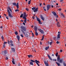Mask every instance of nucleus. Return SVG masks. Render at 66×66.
<instances>
[{"mask_svg": "<svg viewBox=\"0 0 66 66\" xmlns=\"http://www.w3.org/2000/svg\"><path fill=\"white\" fill-rule=\"evenodd\" d=\"M21 28L22 29L21 30V32H22V33L24 34V35H25V32H24V31H26V28L25 27L23 26H22L21 27Z\"/></svg>", "mask_w": 66, "mask_h": 66, "instance_id": "obj_1", "label": "nucleus"}, {"mask_svg": "<svg viewBox=\"0 0 66 66\" xmlns=\"http://www.w3.org/2000/svg\"><path fill=\"white\" fill-rule=\"evenodd\" d=\"M7 11L8 12V16L10 17V18H12L13 17V16L10 13V10H9L8 9L7 10Z\"/></svg>", "mask_w": 66, "mask_h": 66, "instance_id": "obj_2", "label": "nucleus"}, {"mask_svg": "<svg viewBox=\"0 0 66 66\" xmlns=\"http://www.w3.org/2000/svg\"><path fill=\"white\" fill-rule=\"evenodd\" d=\"M7 53V52L6 51H4L2 52V55H5Z\"/></svg>", "mask_w": 66, "mask_h": 66, "instance_id": "obj_3", "label": "nucleus"}, {"mask_svg": "<svg viewBox=\"0 0 66 66\" xmlns=\"http://www.w3.org/2000/svg\"><path fill=\"white\" fill-rule=\"evenodd\" d=\"M38 30L42 34H44V32L42 30L39 28L38 29Z\"/></svg>", "mask_w": 66, "mask_h": 66, "instance_id": "obj_4", "label": "nucleus"}, {"mask_svg": "<svg viewBox=\"0 0 66 66\" xmlns=\"http://www.w3.org/2000/svg\"><path fill=\"white\" fill-rule=\"evenodd\" d=\"M37 21L40 24L42 23H41V21H40L39 18H37Z\"/></svg>", "mask_w": 66, "mask_h": 66, "instance_id": "obj_5", "label": "nucleus"}, {"mask_svg": "<svg viewBox=\"0 0 66 66\" xmlns=\"http://www.w3.org/2000/svg\"><path fill=\"white\" fill-rule=\"evenodd\" d=\"M47 11H48L50 8V5H48L47 6Z\"/></svg>", "mask_w": 66, "mask_h": 66, "instance_id": "obj_6", "label": "nucleus"}, {"mask_svg": "<svg viewBox=\"0 0 66 66\" xmlns=\"http://www.w3.org/2000/svg\"><path fill=\"white\" fill-rule=\"evenodd\" d=\"M34 29L35 31H37V27L36 26H35L34 27Z\"/></svg>", "mask_w": 66, "mask_h": 66, "instance_id": "obj_7", "label": "nucleus"}, {"mask_svg": "<svg viewBox=\"0 0 66 66\" xmlns=\"http://www.w3.org/2000/svg\"><path fill=\"white\" fill-rule=\"evenodd\" d=\"M26 18V13L25 12H24L23 13V18Z\"/></svg>", "mask_w": 66, "mask_h": 66, "instance_id": "obj_8", "label": "nucleus"}, {"mask_svg": "<svg viewBox=\"0 0 66 66\" xmlns=\"http://www.w3.org/2000/svg\"><path fill=\"white\" fill-rule=\"evenodd\" d=\"M38 7H37L36 9H35V10H34L33 11L34 12H37L38 11Z\"/></svg>", "mask_w": 66, "mask_h": 66, "instance_id": "obj_9", "label": "nucleus"}, {"mask_svg": "<svg viewBox=\"0 0 66 66\" xmlns=\"http://www.w3.org/2000/svg\"><path fill=\"white\" fill-rule=\"evenodd\" d=\"M47 56L48 57L49 59L51 60V61H52V58L50 57V56L48 54H47Z\"/></svg>", "mask_w": 66, "mask_h": 66, "instance_id": "obj_10", "label": "nucleus"}, {"mask_svg": "<svg viewBox=\"0 0 66 66\" xmlns=\"http://www.w3.org/2000/svg\"><path fill=\"white\" fill-rule=\"evenodd\" d=\"M52 13L54 16H56V13L54 11H53L52 12Z\"/></svg>", "mask_w": 66, "mask_h": 66, "instance_id": "obj_11", "label": "nucleus"}, {"mask_svg": "<svg viewBox=\"0 0 66 66\" xmlns=\"http://www.w3.org/2000/svg\"><path fill=\"white\" fill-rule=\"evenodd\" d=\"M44 63L45 64V66H48V63L46 62V61H44Z\"/></svg>", "mask_w": 66, "mask_h": 66, "instance_id": "obj_12", "label": "nucleus"}, {"mask_svg": "<svg viewBox=\"0 0 66 66\" xmlns=\"http://www.w3.org/2000/svg\"><path fill=\"white\" fill-rule=\"evenodd\" d=\"M17 38L18 41H19V40H20V37H19V35L17 36Z\"/></svg>", "mask_w": 66, "mask_h": 66, "instance_id": "obj_13", "label": "nucleus"}, {"mask_svg": "<svg viewBox=\"0 0 66 66\" xmlns=\"http://www.w3.org/2000/svg\"><path fill=\"white\" fill-rule=\"evenodd\" d=\"M35 62L36 64H37V63H39V61H37V60H35Z\"/></svg>", "mask_w": 66, "mask_h": 66, "instance_id": "obj_14", "label": "nucleus"}, {"mask_svg": "<svg viewBox=\"0 0 66 66\" xmlns=\"http://www.w3.org/2000/svg\"><path fill=\"white\" fill-rule=\"evenodd\" d=\"M11 50L13 52H15V49L13 48H11Z\"/></svg>", "mask_w": 66, "mask_h": 66, "instance_id": "obj_15", "label": "nucleus"}, {"mask_svg": "<svg viewBox=\"0 0 66 66\" xmlns=\"http://www.w3.org/2000/svg\"><path fill=\"white\" fill-rule=\"evenodd\" d=\"M57 27H60V23L59 22H57Z\"/></svg>", "mask_w": 66, "mask_h": 66, "instance_id": "obj_16", "label": "nucleus"}, {"mask_svg": "<svg viewBox=\"0 0 66 66\" xmlns=\"http://www.w3.org/2000/svg\"><path fill=\"white\" fill-rule=\"evenodd\" d=\"M40 18L41 19L43 20H45V18H44V17H43V16H41L40 17Z\"/></svg>", "mask_w": 66, "mask_h": 66, "instance_id": "obj_17", "label": "nucleus"}, {"mask_svg": "<svg viewBox=\"0 0 66 66\" xmlns=\"http://www.w3.org/2000/svg\"><path fill=\"white\" fill-rule=\"evenodd\" d=\"M23 19H25L24 20V22L25 23H26L27 22V18H23Z\"/></svg>", "mask_w": 66, "mask_h": 66, "instance_id": "obj_18", "label": "nucleus"}, {"mask_svg": "<svg viewBox=\"0 0 66 66\" xmlns=\"http://www.w3.org/2000/svg\"><path fill=\"white\" fill-rule=\"evenodd\" d=\"M63 62V60L62 59H60L59 61V62L60 63H62Z\"/></svg>", "mask_w": 66, "mask_h": 66, "instance_id": "obj_19", "label": "nucleus"}, {"mask_svg": "<svg viewBox=\"0 0 66 66\" xmlns=\"http://www.w3.org/2000/svg\"><path fill=\"white\" fill-rule=\"evenodd\" d=\"M12 63L13 64H15V62H14V59L13 58L12 59Z\"/></svg>", "mask_w": 66, "mask_h": 66, "instance_id": "obj_20", "label": "nucleus"}, {"mask_svg": "<svg viewBox=\"0 0 66 66\" xmlns=\"http://www.w3.org/2000/svg\"><path fill=\"white\" fill-rule=\"evenodd\" d=\"M13 5H14V6H17V4L16 3H12Z\"/></svg>", "mask_w": 66, "mask_h": 66, "instance_id": "obj_21", "label": "nucleus"}, {"mask_svg": "<svg viewBox=\"0 0 66 66\" xmlns=\"http://www.w3.org/2000/svg\"><path fill=\"white\" fill-rule=\"evenodd\" d=\"M16 6L17 9H19V5H18V3H17Z\"/></svg>", "mask_w": 66, "mask_h": 66, "instance_id": "obj_22", "label": "nucleus"}, {"mask_svg": "<svg viewBox=\"0 0 66 66\" xmlns=\"http://www.w3.org/2000/svg\"><path fill=\"white\" fill-rule=\"evenodd\" d=\"M57 38H60V34H58L57 35Z\"/></svg>", "mask_w": 66, "mask_h": 66, "instance_id": "obj_23", "label": "nucleus"}, {"mask_svg": "<svg viewBox=\"0 0 66 66\" xmlns=\"http://www.w3.org/2000/svg\"><path fill=\"white\" fill-rule=\"evenodd\" d=\"M49 46H48L47 47H46L45 48V50H47L49 49Z\"/></svg>", "mask_w": 66, "mask_h": 66, "instance_id": "obj_24", "label": "nucleus"}, {"mask_svg": "<svg viewBox=\"0 0 66 66\" xmlns=\"http://www.w3.org/2000/svg\"><path fill=\"white\" fill-rule=\"evenodd\" d=\"M25 36L27 38L28 37V36H29L28 35V34H26V35H25Z\"/></svg>", "mask_w": 66, "mask_h": 66, "instance_id": "obj_25", "label": "nucleus"}, {"mask_svg": "<svg viewBox=\"0 0 66 66\" xmlns=\"http://www.w3.org/2000/svg\"><path fill=\"white\" fill-rule=\"evenodd\" d=\"M30 64L31 65H34L33 63L32 62H30Z\"/></svg>", "mask_w": 66, "mask_h": 66, "instance_id": "obj_26", "label": "nucleus"}, {"mask_svg": "<svg viewBox=\"0 0 66 66\" xmlns=\"http://www.w3.org/2000/svg\"><path fill=\"white\" fill-rule=\"evenodd\" d=\"M27 56H28V57H29V58H30V57H32V55H28Z\"/></svg>", "mask_w": 66, "mask_h": 66, "instance_id": "obj_27", "label": "nucleus"}, {"mask_svg": "<svg viewBox=\"0 0 66 66\" xmlns=\"http://www.w3.org/2000/svg\"><path fill=\"white\" fill-rule=\"evenodd\" d=\"M56 63L57 65L58 66H60V64L58 62H56Z\"/></svg>", "mask_w": 66, "mask_h": 66, "instance_id": "obj_28", "label": "nucleus"}, {"mask_svg": "<svg viewBox=\"0 0 66 66\" xmlns=\"http://www.w3.org/2000/svg\"><path fill=\"white\" fill-rule=\"evenodd\" d=\"M23 14H22L20 16V18H22V17H23Z\"/></svg>", "mask_w": 66, "mask_h": 66, "instance_id": "obj_29", "label": "nucleus"}, {"mask_svg": "<svg viewBox=\"0 0 66 66\" xmlns=\"http://www.w3.org/2000/svg\"><path fill=\"white\" fill-rule=\"evenodd\" d=\"M60 58H57V62H59V61L60 60Z\"/></svg>", "mask_w": 66, "mask_h": 66, "instance_id": "obj_30", "label": "nucleus"}, {"mask_svg": "<svg viewBox=\"0 0 66 66\" xmlns=\"http://www.w3.org/2000/svg\"><path fill=\"white\" fill-rule=\"evenodd\" d=\"M15 35H18V32L17 31H16L15 32Z\"/></svg>", "mask_w": 66, "mask_h": 66, "instance_id": "obj_31", "label": "nucleus"}, {"mask_svg": "<svg viewBox=\"0 0 66 66\" xmlns=\"http://www.w3.org/2000/svg\"><path fill=\"white\" fill-rule=\"evenodd\" d=\"M30 61H31V62H34V63H35V61H34L32 60H31Z\"/></svg>", "mask_w": 66, "mask_h": 66, "instance_id": "obj_32", "label": "nucleus"}, {"mask_svg": "<svg viewBox=\"0 0 66 66\" xmlns=\"http://www.w3.org/2000/svg\"><path fill=\"white\" fill-rule=\"evenodd\" d=\"M35 35H36V36L38 35V33L37 32V31H35Z\"/></svg>", "mask_w": 66, "mask_h": 66, "instance_id": "obj_33", "label": "nucleus"}, {"mask_svg": "<svg viewBox=\"0 0 66 66\" xmlns=\"http://www.w3.org/2000/svg\"><path fill=\"white\" fill-rule=\"evenodd\" d=\"M35 7H34L33 8H32V10H35Z\"/></svg>", "mask_w": 66, "mask_h": 66, "instance_id": "obj_34", "label": "nucleus"}, {"mask_svg": "<svg viewBox=\"0 0 66 66\" xmlns=\"http://www.w3.org/2000/svg\"><path fill=\"white\" fill-rule=\"evenodd\" d=\"M56 38H57V37H53V39L54 40H56Z\"/></svg>", "mask_w": 66, "mask_h": 66, "instance_id": "obj_35", "label": "nucleus"}, {"mask_svg": "<svg viewBox=\"0 0 66 66\" xmlns=\"http://www.w3.org/2000/svg\"><path fill=\"white\" fill-rule=\"evenodd\" d=\"M31 0H30V1H29L28 2V4H30L31 3Z\"/></svg>", "mask_w": 66, "mask_h": 66, "instance_id": "obj_36", "label": "nucleus"}, {"mask_svg": "<svg viewBox=\"0 0 66 66\" xmlns=\"http://www.w3.org/2000/svg\"><path fill=\"white\" fill-rule=\"evenodd\" d=\"M55 56H58V53L57 52L55 54Z\"/></svg>", "mask_w": 66, "mask_h": 66, "instance_id": "obj_37", "label": "nucleus"}, {"mask_svg": "<svg viewBox=\"0 0 66 66\" xmlns=\"http://www.w3.org/2000/svg\"><path fill=\"white\" fill-rule=\"evenodd\" d=\"M1 38L2 39V40H3L4 39V38L3 36H2Z\"/></svg>", "mask_w": 66, "mask_h": 66, "instance_id": "obj_38", "label": "nucleus"}, {"mask_svg": "<svg viewBox=\"0 0 66 66\" xmlns=\"http://www.w3.org/2000/svg\"><path fill=\"white\" fill-rule=\"evenodd\" d=\"M44 11H46V9H45V7H43Z\"/></svg>", "mask_w": 66, "mask_h": 66, "instance_id": "obj_39", "label": "nucleus"}, {"mask_svg": "<svg viewBox=\"0 0 66 66\" xmlns=\"http://www.w3.org/2000/svg\"><path fill=\"white\" fill-rule=\"evenodd\" d=\"M8 41V44H9V45L10 46V41L9 40H7Z\"/></svg>", "mask_w": 66, "mask_h": 66, "instance_id": "obj_40", "label": "nucleus"}, {"mask_svg": "<svg viewBox=\"0 0 66 66\" xmlns=\"http://www.w3.org/2000/svg\"><path fill=\"white\" fill-rule=\"evenodd\" d=\"M50 45H52V42H51L50 43Z\"/></svg>", "mask_w": 66, "mask_h": 66, "instance_id": "obj_41", "label": "nucleus"}, {"mask_svg": "<svg viewBox=\"0 0 66 66\" xmlns=\"http://www.w3.org/2000/svg\"><path fill=\"white\" fill-rule=\"evenodd\" d=\"M7 42H4V45H5V44H7Z\"/></svg>", "mask_w": 66, "mask_h": 66, "instance_id": "obj_42", "label": "nucleus"}, {"mask_svg": "<svg viewBox=\"0 0 66 66\" xmlns=\"http://www.w3.org/2000/svg\"><path fill=\"white\" fill-rule=\"evenodd\" d=\"M10 45H11V46H14V44L12 43H11L10 44Z\"/></svg>", "mask_w": 66, "mask_h": 66, "instance_id": "obj_43", "label": "nucleus"}, {"mask_svg": "<svg viewBox=\"0 0 66 66\" xmlns=\"http://www.w3.org/2000/svg\"><path fill=\"white\" fill-rule=\"evenodd\" d=\"M22 37H23V34H21L20 35Z\"/></svg>", "mask_w": 66, "mask_h": 66, "instance_id": "obj_44", "label": "nucleus"}, {"mask_svg": "<svg viewBox=\"0 0 66 66\" xmlns=\"http://www.w3.org/2000/svg\"><path fill=\"white\" fill-rule=\"evenodd\" d=\"M26 11H29V10L28 8H26Z\"/></svg>", "mask_w": 66, "mask_h": 66, "instance_id": "obj_45", "label": "nucleus"}, {"mask_svg": "<svg viewBox=\"0 0 66 66\" xmlns=\"http://www.w3.org/2000/svg\"><path fill=\"white\" fill-rule=\"evenodd\" d=\"M55 16L56 18H58V15H56H56H55Z\"/></svg>", "mask_w": 66, "mask_h": 66, "instance_id": "obj_46", "label": "nucleus"}, {"mask_svg": "<svg viewBox=\"0 0 66 66\" xmlns=\"http://www.w3.org/2000/svg\"><path fill=\"white\" fill-rule=\"evenodd\" d=\"M19 11V10H18V9H16V10H15V12H18V11Z\"/></svg>", "mask_w": 66, "mask_h": 66, "instance_id": "obj_47", "label": "nucleus"}, {"mask_svg": "<svg viewBox=\"0 0 66 66\" xmlns=\"http://www.w3.org/2000/svg\"><path fill=\"white\" fill-rule=\"evenodd\" d=\"M10 42L11 44H12L13 43V41L11 40L10 41Z\"/></svg>", "mask_w": 66, "mask_h": 66, "instance_id": "obj_48", "label": "nucleus"}, {"mask_svg": "<svg viewBox=\"0 0 66 66\" xmlns=\"http://www.w3.org/2000/svg\"><path fill=\"white\" fill-rule=\"evenodd\" d=\"M3 48H5V44H4L3 45Z\"/></svg>", "mask_w": 66, "mask_h": 66, "instance_id": "obj_49", "label": "nucleus"}, {"mask_svg": "<svg viewBox=\"0 0 66 66\" xmlns=\"http://www.w3.org/2000/svg\"><path fill=\"white\" fill-rule=\"evenodd\" d=\"M32 37H34V34H33V33H32Z\"/></svg>", "mask_w": 66, "mask_h": 66, "instance_id": "obj_50", "label": "nucleus"}, {"mask_svg": "<svg viewBox=\"0 0 66 66\" xmlns=\"http://www.w3.org/2000/svg\"><path fill=\"white\" fill-rule=\"evenodd\" d=\"M57 58H60V55H58Z\"/></svg>", "mask_w": 66, "mask_h": 66, "instance_id": "obj_51", "label": "nucleus"}, {"mask_svg": "<svg viewBox=\"0 0 66 66\" xmlns=\"http://www.w3.org/2000/svg\"><path fill=\"white\" fill-rule=\"evenodd\" d=\"M63 65L64 66H66V63H63Z\"/></svg>", "mask_w": 66, "mask_h": 66, "instance_id": "obj_52", "label": "nucleus"}, {"mask_svg": "<svg viewBox=\"0 0 66 66\" xmlns=\"http://www.w3.org/2000/svg\"><path fill=\"white\" fill-rule=\"evenodd\" d=\"M53 61H56V59H54L53 60Z\"/></svg>", "mask_w": 66, "mask_h": 66, "instance_id": "obj_53", "label": "nucleus"}, {"mask_svg": "<svg viewBox=\"0 0 66 66\" xmlns=\"http://www.w3.org/2000/svg\"><path fill=\"white\" fill-rule=\"evenodd\" d=\"M58 33L59 34H61V32L59 31L58 32Z\"/></svg>", "mask_w": 66, "mask_h": 66, "instance_id": "obj_54", "label": "nucleus"}, {"mask_svg": "<svg viewBox=\"0 0 66 66\" xmlns=\"http://www.w3.org/2000/svg\"><path fill=\"white\" fill-rule=\"evenodd\" d=\"M8 9L9 10H10L11 9V8L10 7H8Z\"/></svg>", "mask_w": 66, "mask_h": 66, "instance_id": "obj_55", "label": "nucleus"}, {"mask_svg": "<svg viewBox=\"0 0 66 66\" xmlns=\"http://www.w3.org/2000/svg\"><path fill=\"white\" fill-rule=\"evenodd\" d=\"M23 24L24 25V26H26V24L24 22H23Z\"/></svg>", "mask_w": 66, "mask_h": 66, "instance_id": "obj_56", "label": "nucleus"}, {"mask_svg": "<svg viewBox=\"0 0 66 66\" xmlns=\"http://www.w3.org/2000/svg\"><path fill=\"white\" fill-rule=\"evenodd\" d=\"M56 44H58L59 43V41H57L56 42Z\"/></svg>", "mask_w": 66, "mask_h": 66, "instance_id": "obj_57", "label": "nucleus"}, {"mask_svg": "<svg viewBox=\"0 0 66 66\" xmlns=\"http://www.w3.org/2000/svg\"><path fill=\"white\" fill-rule=\"evenodd\" d=\"M8 16H6V19H9V18L8 17Z\"/></svg>", "mask_w": 66, "mask_h": 66, "instance_id": "obj_58", "label": "nucleus"}, {"mask_svg": "<svg viewBox=\"0 0 66 66\" xmlns=\"http://www.w3.org/2000/svg\"><path fill=\"white\" fill-rule=\"evenodd\" d=\"M37 64L38 65V66H40V65H39V64H38V63H37Z\"/></svg>", "mask_w": 66, "mask_h": 66, "instance_id": "obj_59", "label": "nucleus"}, {"mask_svg": "<svg viewBox=\"0 0 66 66\" xmlns=\"http://www.w3.org/2000/svg\"><path fill=\"white\" fill-rule=\"evenodd\" d=\"M32 18L33 19H35V18L34 17V16H32Z\"/></svg>", "mask_w": 66, "mask_h": 66, "instance_id": "obj_60", "label": "nucleus"}, {"mask_svg": "<svg viewBox=\"0 0 66 66\" xmlns=\"http://www.w3.org/2000/svg\"><path fill=\"white\" fill-rule=\"evenodd\" d=\"M62 51H63V50H60V52H62Z\"/></svg>", "mask_w": 66, "mask_h": 66, "instance_id": "obj_61", "label": "nucleus"}, {"mask_svg": "<svg viewBox=\"0 0 66 66\" xmlns=\"http://www.w3.org/2000/svg\"><path fill=\"white\" fill-rule=\"evenodd\" d=\"M6 60H8V58L7 57H6Z\"/></svg>", "mask_w": 66, "mask_h": 66, "instance_id": "obj_62", "label": "nucleus"}, {"mask_svg": "<svg viewBox=\"0 0 66 66\" xmlns=\"http://www.w3.org/2000/svg\"><path fill=\"white\" fill-rule=\"evenodd\" d=\"M31 27V28H33V27H34V25H32Z\"/></svg>", "mask_w": 66, "mask_h": 66, "instance_id": "obj_63", "label": "nucleus"}, {"mask_svg": "<svg viewBox=\"0 0 66 66\" xmlns=\"http://www.w3.org/2000/svg\"><path fill=\"white\" fill-rule=\"evenodd\" d=\"M18 65L19 66H20V63H19L18 64Z\"/></svg>", "mask_w": 66, "mask_h": 66, "instance_id": "obj_64", "label": "nucleus"}]
</instances>
